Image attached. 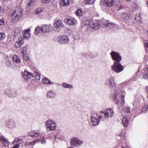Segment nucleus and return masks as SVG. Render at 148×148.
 <instances>
[{
    "label": "nucleus",
    "instance_id": "obj_1",
    "mask_svg": "<svg viewBox=\"0 0 148 148\" xmlns=\"http://www.w3.org/2000/svg\"><path fill=\"white\" fill-rule=\"evenodd\" d=\"M22 15V10L20 7L16 8L12 16V21L14 22L18 21Z\"/></svg>",
    "mask_w": 148,
    "mask_h": 148
},
{
    "label": "nucleus",
    "instance_id": "obj_2",
    "mask_svg": "<svg viewBox=\"0 0 148 148\" xmlns=\"http://www.w3.org/2000/svg\"><path fill=\"white\" fill-rule=\"evenodd\" d=\"M47 131L54 130L56 127V124L55 121L51 119L47 120L45 124Z\"/></svg>",
    "mask_w": 148,
    "mask_h": 148
},
{
    "label": "nucleus",
    "instance_id": "obj_3",
    "mask_svg": "<svg viewBox=\"0 0 148 148\" xmlns=\"http://www.w3.org/2000/svg\"><path fill=\"white\" fill-rule=\"evenodd\" d=\"M112 69L118 73L121 72L124 69V66L120 62H114L113 64L111 66Z\"/></svg>",
    "mask_w": 148,
    "mask_h": 148
},
{
    "label": "nucleus",
    "instance_id": "obj_4",
    "mask_svg": "<svg viewBox=\"0 0 148 148\" xmlns=\"http://www.w3.org/2000/svg\"><path fill=\"white\" fill-rule=\"evenodd\" d=\"M110 54L112 59L115 61V62H120L121 61L122 57L118 52L113 51L110 53Z\"/></svg>",
    "mask_w": 148,
    "mask_h": 148
},
{
    "label": "nucleus",
    "instance_id": "obj_5",
    "mask_svg": "<svg viewBox=\"0 0 148 148\" xmlns=\"http://www.w3.org/2000/svg\"><path fill=\"white\" fill-rule=\"evenodd\" d=\"M57 41L61 44L68 43L69 40V37L66 35H60L58 36L56 39Z\"/></svg>",
    "mask_w": 148,
    "mask_h": 148
},
{
    "label": "nucleus",
    "instance_id": "obj_6",
    "mask_svg": "<svg viewBox=\"0 0 148 148\" xmlns=\"http://www.w3.org/2000/svg\"><path fill=\"white\" fill-rule=\"evenodd\" d=\"M82 143V141L79 140L77 137L73 138L70 140L71 145L73 147L79 146Z\"/></svg>",
    "mask_w": 148,
    "mask_h": 148
},
{
    "label": "nucleus",
    "instance_id": "obj_7",
    "mask_svg": "<svg viewBox=\"0 0 148 148\" xmlns=\"http://www.w3.org/2000/svg\"><path fill=\"white\" fill-rule=\"evenodd\" d=\"M1 143L3 148H5L8 145L9 142L4 137L1 136Z\"/></svg>",
    "mask_w": 148,
    "mask_h": 148
},
{
    "label": "nucleus",
    "instance_id": "obj_8",
    "mask_svg": "<svg viewBox=\"0 0 148 148\" xmlns=\"http://www.w3.org/2000/svg\"><path fill=\"white\" fill-rule=\"evenodd\" d=\"M121 16L123 18V21L125 22H129L132 19V18L131 15L127 13L123 14Z\"/></svg>",
    "mask_w": 148,
    "mask_h": 148
},
{
    "label": "nucleus",
    "instance_id": "obj_9",
    "mask_svg": "<svg viewBox=\"0 0 148 148\" xmlns=\"http://www.w3.org/2000/svg\"><path fill=\"white\" fill-rule=\"evenodd\" d=\"M52 29L51 26L48 25H43L41 28L42 31L44 33L49 34Z\"/></svg>",
    "mask_w": 148,
    "mask_h": 148
},
{
    "label": "nucleus",
    "instance_id": "obj_10",
    "mask_svg": "<svg viewBox=\"0 0 148 148\" xmlns=\"http://www.w3.org/2000/svg\"><path fill=\"white\" fill-rule=\"evenodd\" d=\"M22 75L23 78L27 80L33 77V74L26 70H25L24 72L22 73Z\"/></svg>",
    "mask_w": 148,
    "mask_h": 148
},
{
    "label": "nucleus",
    "instance_id": "obj_11",
    "mask_svg": "<svg viewBox=\"0 0 148 148\" xmlns=\"http://www.w3.org/2000/svg\"><path fill=\"white\" fill-rule=\"evenodd\" d=\"M64 21L70 25H74L75 24L77 21L75 19L73 18H65Z\"/></svg>",
    "mask_w": 148,
    "mask_h": 148
},
{
    "label": "nucleus",
    "instance_id": "obj_12",
    "mask_svg": "<svg viewBox=\"0 0 148 148\" xmlns=\"http://www.w3.org/2000/svg\"><path fill=\"white\" fill-rule=\"evenodd\" d=\"M97 117L100 120L103 121L106 119L107 116H106L104 111V112H99L96 114Z\"/></svg>",
    "mask_w": 148,
    "mask_h": 148
},
{
    "label": "nucleus",
    "instance_id": "obj_13",
    "mask_svg": "<svg viewBox=\"0 0 148 148\" xmlns=\"http://www.w3.org/2000/svg\"><path fill=\"white\" fill-rule=\"evenodd\" d=\"M105 27L107 29L109 30L110 29L116 28L117 26L114 23L110 22H108L106 23Z\"/></svg>",
    "mask_w": 148,
    "mask_h": 148
},
{
    "label": "nucleus",
    "instance_id": "obj_14",
    "mask_svg": "<svg viewBox=\"0 0 148 148\" xmlns=\"http://www.w3.org/2000/svg\"><path fill=\"white\" fill-rule=\"evenodd\" d=\"M6 126L8 128H12L16 127L15 123L11 120H7L6 122Z\"/></svg>",
    "mask_w": 148,
    "mask_h": 148
},
{
    "label": "nucleus",
    "instance_id": "obj_15",
    "mask_svg": "<svg viewBox=\"0 0 148 148\" xmlns=\"http://www.w3.org/2000/svg\"><path fill=\"white\" fill-rule=\"evenodd\" d=\"M24 40L21 36L18 37V41L15 43V46L16 48H19L24 43Z\"/></svg>",
    "mask_w": 148,
    "mask_h": 148
},
{
    "label": "nucleus",
    "instance_id": "obj_16",
    "mask_svg": "<svg viewBox=\"0 0 148 148\" xmlns=\"http://www.w3.org/2000/svg\"><path fill=\"white\" fill-rule=\"evenodd\" d=\"M100 22L99 21H95L92 22L90 27H91L94 30L97 29L100 27Z\"/></svg>",
    "mask_w": 148,
    "mask_h": 148
},
{
    "label": "nucleus",
    "instance_id": "obj_17",
    "mask_svg": "<svg viewBox=\"0 0 148 148\" xmlns=\"http://www.w3.org/2000/svg\"><path fill=\"white\" fill-rule=\"evenodd\" d=\"M106 116L107 117H111L114 114L113 109L111 108H109L107 109L106 111H104Z\"/></svg>",
    "mask_w": 148,
    "mask_h": 148
},
{
    "label": "nucleus",
    "instance_id": "obj_18",
    "mask_svg": "<svg viewBox=\"0 0 148 148\" xmlns=\"http://www.w3.org/2000/svg\"><path fill=\"white\" fill-rule=\"evenodd\" d=\"M5 36V33H1V43L5 45L7 44V42Z\"/></svg>",
    "mask_w": 148,
    "mask_h": 148
},
{
    "label": "nucleus",
    "instance_id": "obj_19",
    "mask_svg": "<svg viewBox=\"0 0 148 148\" xmlns=\"http://www.w3.org/2000/svg\"><path fill=\"white\" fill-rule=\"evenodd\" d=\"M91 123L93 126H95L98 124L99 121L95 117L92 116L91 117Z\"/></svg>",
    "mask_w": 148,
    "mask_h": 148
},
{
    "label": "nucleus",
    "instance_id": "obj_20",
    "mask_svg": "<svg viewBox=\"0 0 148 148\" xmlns=\"http://www.w3.org/2000/svg\"><path fill=\"white\" fill-rule=\"evenodd\" d=\"M34 0H30L29 3L27 4L26 7V10L27 11H30L31 9L32 8L34 5Z\"/></svg>",
    "mask_w": 148,
    "mask_h": 148
},
{
    "label": "nucleus",
    "instance_id": "obj_21",
    "mask_svg": "<svg viewBox=\"0 0 148 148\" xmlns=\"http://www.w3.org/2000/svg\"><path fill=\"white\" fill-rule=\"evenodd\" d=\"M116 0H104V3L108 6L111 7L113 6L114 2Z\"/></svg>",
    "mask_w": 148,
    "mask_h": 148
},
{
    "label": "nucleus",
    "instance_id": "obj_22",
    "mask_svg": "<svg viewBox=\"0 0 148 148\" xmlns=\"http://www.w3.org/2000/svg\"><path fill=\"white\" fill-rule=\"evenodd\" d=\"M118 94L121 97L122 101L121 102V103L123 105L125 103V92L124 91H121L119 92Z\"/></svg>",
    "mask_w": 148,
    "mask_h": 148
},
{
    "label": "nucleus",
    "instance_id": "obj_23",
    "mask_svg": "<svg viewBox=\"0 0 148 148\" xmlns=\"http://www.w3.org/2000/svg\"><path fill=\"white\" fill-rule=\"evenodd\" d=\"M30 30L27 29L24 31L23 32V36L26 39H28L30 36Z\"/></svg>",
    "mask_w": 148,
    "mask_h": 148
},
{
    "label": "nucleus",
    "instance_id": "obj_24",
    "mask_svg": "<svg viewBox=\"0 0 148 148\" xmlns=\"http://www.w3.org/2000/svg\"><path fill=\"white\" fill-rule=\"evenodd\" d=\"M83 23L85 25H89L90 27L91 26V24L92 23V22L90 21V19L86 18L84 19Z\"/></svg>",
    "mask_w": 148,
    "mask_h": 148
},
{
    "label": "nucleus",
    "instance_id": "obj_25",
    "mask_svg": "<svg viewBox=\"0 0 148 148\" xmlns=\"http://www.w3.org/2000/svg\"><path fill=\"white\" fill-rule=\"evenodd\" d=\"M69 0H60V4L61 5L66 6L69 5Z\"/></svg>",
    "mask_w": 148,
    "mask_h": 148
},
{
    "label": "nucleus",
    "instance_id": "obj_26",
    "mask_svg": "<svg viewBox=\"0 0 148 148\" xmlns=\"http://www.w3.org/2000/svg\"><path fill=\"white\" fill-rule=\"evenodd\" d=\"M62 22L60 20H57L55 21L53 24V26L56 28L60 27L61 25Z\"/></svg>",
    "mask_w": 148,
    "mask_h": 148
},
{
    "label": "nucleus",
    "instance_id": "obj_27",
    "mask_svg": "<svg viewBox=\"0 0 148 148\" xmlns=\"http://www.w3.org/2000/svg\"><path fill=\"white\" fill-rule=\"evenodd\" d=\"M122 123L123 125L125 127H127L128 124V121L127 118L126 117H124L122 119Z\"/></svg>",
    "mask_w": 148,
    "mask_h": 148
},
{
    "label": "nucleus",
    "instance_id": "obj_28",
    "mask_svg": "<svg viewBox=\"0 0 148 148\" xmlns=\"http://www.w3.org/2000/svg\"><path fill=\"white\" fill-rule=\"evenodd\" d=\"M47 96L50 98H53L56 97V94L54 92L50 91L48 92Z\"/></svg>",
    "mask_w": 148,
    "mask_h": 148
},
{
    "label": "nucleus",
    "instance_id": "obj_29",
    "mask_svg": "<svg viewBox=\"0 0 148 148\" xmlns=\"http://www.w3.org/2000/svg\"><path fill=\"white\" fill-rule=\"evenodd\" d=\"M135 20L137 23L140 22L142 21L141 15L140 13L137 14L135 17Z\"/></svg>",
    "mask_w": 148,
    "mask_h": 148
},
{
    "label": "nucleus",
    "instance_id": "obj_30",
    "mask_svg": "<svg viewBox=\"0 0 148 148\" xmlns=\"http://www.w3.org/2000/svg\"><path fill=\"white\" fill-rule=\"evenodd\" d=\"M13 60L14 62L16 63H19L21 62L19 57L16 55L13 56Z\"/></svg>",
    "mask_w": 148,
    "mask_h": 148
},
{
    "label": "nucleus",
    "instance_id": "obj_31",
    "mask_svg": "<svg viewBox=\"0 0 148 148\" xmlns=\"http://www.w3.org/2000/svg\"><path fill=\"white\" fill-rule=\"evenodd\" d=\"M118 93L117 92V91L115 90L114 92V94L113 95V96L114 97V100L117 101L116 103V104H118L119 102L120 101L117 98V96ZM120 101H121V99H120Z\"/></svg>",
    "mask_w": 148,
    "mask_h": 148
},
{
    "label": "nucleus",
    "instance_id": "obj_32",
    "mask_svg": "<svg viewBox=\"0 0 148 148\" xmlns=\"http://www.w3.org/2000/svg\"><path fill=\"white\" fill-rule=\"evenodd\" d=\"M62 86L65 88H73L72 85L67 84L66 83H62Z\"/></svg>",
    "mask_w": 148,
    "mask_h": 148
},
{
    "label": "nucleus",
    "instance_id": "obj_33",
    "mask_svg": "<svg viewBox=\"0 0 148 148\" xmlns=\"http://www.w3.org/2000/svg\"><path fill=\"white\" fill-rule=\"evenodd\" d=\"M131 8L133 11L137 10L138 8V4L136 3H133L132 5Z\"/></svg>",
    "mask_w": 148,
    "mask_h": 148
},
{
    "label": "nucleus",
    "instance_id": "obj_34",
    "mask_svg": "<svg viewBox=\"0 0 148 148\" xmlns=\"http://www.w3.org/2000/svg\"><path fill=\"white\" fill-rule=\"evenodd\" d=\"M44 83L45 84H53V83L49 81L47 78L45 77L42 79Z\"/></svg>",
    "mask_w": 148,
    "mask_h": 148
},
{
    "label": "nucleus",
    "instance_id": "obj_35",
    "mask_svg": "<svg viewBox=\"0 0 148 148\" xmlns=\"http://www.w3.org/2000/svg\"><path fill=\"white\" fill-rule=\"evenodd\" d=\"M42 31L41 28L39 27H37L35 30L34 34L36 35H38Z\"/></svg>",
    "mask_w": 148,
    "mask_h": 148
},
{
    "label": "nucleus",
    "instance_id": "obj_36",
    "mask_svg": "<svg viewBox=\"0 0 148 148\" xmlns=\"http://www.w3.org/2000/svg\"><path fill=\"white\" fill-rule=\"evenodd\" d=\"M83 3L84 4H92L95 1V0H83Z\"/></svg>",
    "mask_w": 148,
    "mask_h": 148
},
{
    "label": "nucleus",
    "instance_id": "obj_37",
    "mask_svg": "<svg viewBox=\"0 0 148 148\" xmlns=\"http://www.w3.org/2000/svg\"><path fill=\"white\" fill-rule=\"evenodd\" d=\"M110 86L113 87H114L116 85L113 77H111L110 80Z\"/></svg>",
    "mask_w": 148,
    "mask_h": 148
},
{
    "label": "nucleus",
    "instance_id": "obj_38",
    "mask_svg": "<svg viewBox=\"0 0 148 148\" xmlns=\"http://www.w3.org/2000/svg\"><path fill=\"white\" fill-rule=\"evenodd\" d=\"M27 46H25L21 48V50L22 52V55H25L26 54Z\"/></svg>",
    "mask_w": 148,
    "mask_h": 148
},
{
    "label": "nucleus",
    "instance_id": "obj_39",
    "mask_svg": "<svg viewBox=\"0 0 148 148\" xmlns=\"http://www.w3.org/2000/svg\"><path fill=\"white\" fill-rule=\"evenodd\" d=\"M75 14L78 16H80L82 15V10L80 9L77 10L75 12Z\"/></svg>",
    "mask_w": 148,
    "mask_h": 148
},
{
    "label": "nucleus",
    "instance_id": "obj_40",
    "mask_svg": "<svg viewBox=\"0 0 148 148\" xmlns=\"http://www.w3.org/2000/svg\"><path fill=\"white\" fill-rule=\"evenodd\" d=\"M123 111L127 113H129L130 112V109L129 108L127 107L124 106L123 108Z\"/></svg>",
    "mask_w": 148,
    "mask_h": 148
},
{
    "label": "nucleus",
    "instance_id": "obj_41",
    "mask_svg": "<svg viewBox=\"0 0 148 148\" xmlns=\"http://www.w3.org/2000/svg\"><path fill=\"white\" fill-rule=\"evenodd\" d=\"M56 137L59 138L60 139H62L64 138L63 136L59 133H57L56 135Z\"/></svg>",
    "mask_w": 148,
    "mask_h": 148
},
{
    "label": "nucleus",
    "instance_id": "obj_42",
    "mask_svg": "<svg viewBox=\"0 0 148 148\" xmlns=\"http://www.w3.org/2000/svg\"><path fill=\"white\" fill-rule=\"evenodd\" d=\"M125 130H122L119 134V136L121 137H124L125 136Z\"/></svg>",
    "mask_w": 148,
    "mask_h": 148
},
{
    "label": "nucleus",
    "instance_id": "obj_43",
    "mask_svg": "<svg viewBox=\"0 0 148 148\" xmlns=\"http://www.w3.org/2000/svg\"><path fill=\"white\" fill-rule=\"evenodd\" d=\"M20 140H21L20 138H16L15 140L12 142V143L13 144H15V143H19L20 142Z\"/></svg>",
    "mask_w": 148,
    "mask_h": 148
},
{
    "label": "nucleus",
    "instance_id": "obj_44",
    "mask_svg": "<svg viewBox=\"0 0 148 148\" xmlns=\"http://www.w3.org/2000/svg\"><path fill=\"white\" fill-rule=\"evenodd\" d=\"M42 11V10L40 8H37L35 11V13L36 14H38L39 13L41 12Z\"/></svg>",
    "mask_w": 148,
    "mask_h": 148
},
{
    "label": "nucleus",
    "instance_id": "obj_45",
    "mask_svg": "<svg viewBox=\"0 0 148 148\" xmlns=\"http://www.w3.org/2000/svg\"><path fill=\"white\" fill-rule=\"evenodd\" d=\"M23 57V58L24 59L27 61L29 60V57L26 55V54H25V55H22Z\"/></svg>",
    "mask_w": 148,
    "mask_h": 148
},
{
    "label": "nucleus",
    "instance_id": "obj_46",
    "mask_svg": "<svg viewBox=\"0 0 148 148\" xmlns=\"http://www.w3.org/2000/svg\"><path fill=\"white\" fill-rule=\"evenodd\" d=\"M35 133L34 131H31L28 133V135L32 137H33L34 134Z\"/></svg>",
    "mask_w": 148,
    "mask_h": 148
},
{
    "label": "nucleus",
    "instance_id": "obj_47",
    "mask_svg": "<svg viewBox=\"0 0 148 148\" xmlns=\"http://www.w3.org/2000/svg\"><path fill=\"white\" fill-rule=\"evenodd\" d=\"M148 109V106L146 105L142 109V112H144V111Z\"/></svg>",
    "mask_w": 148,
    "mask_h": 148
},
{
    "label": "nucleus",
    "instance_id": "obj_48",
    "mask_svg": "<svg viewBox=\"0 0 148 148\" xmlns=\"http://www.w3.org/2000/svg\"><path fill=\"white\" fill-rule=\"evenodd\" d=\"M5 24V22L3 18L1 19V25H4Z\"/></svg>",
    "mask_w": 148,
    "mask_h": 148
},
{
    "label": "nucleus",
    "instance_id": "obj_49",
    "mask_svg": "<svg viewBox=\"0 0 148 148\" xmlns=\"http://www.w3.org/2000/svg\"><path fill=\"white\" fill-rule=\"evenodd\" d=\"M42 1L43 3L47 4L50 2L51 0H42Z\"/></svg>",
    "mask_w": 148,
    "mask_h": 148
},
{
    "label": "nucleus",
    "instance_id": "obj_50",
    "mask_svg": "<svg viewBox=\"0 0 148 148\" xmlns=\"http://www.w3.org/2000/svg\"><path fill=\"white\" fill-rule=\"evenodd\" d=\"M11 62L10 60H8L6 62V64L7 66H10L11 64Z\"/></svg>",
    "mask_w": 148,
    "mask_h": 148
},
{
    "label": "nucleus",
    "instance_id": "obj_51",
    "mask_svg": "<svg viewBox=\"0 0 148 148\" xmlns=\"http://www.w3.org/2000/svg\"><path fill=\"white\" fill-rule=\"evenodd\" d=\"M39 132H36L35 131V133L34 134L33 137H35L38 136L39 135Z\"/></svg>",
    "mask_w": 148,
    "mask_h": 148
},
{
    "label": "nucleus",
    "instance_id": "obj_52",
    "mask_svg": "<svg viewBox=\"0 0 148 148\" xmlns=\"http://www.w3.org/2000/svg\"><path fill=\"white\" fill-rule=\"evenodd\" d=\"M144 77L145 79H148V72L144 76Z\"/></svg>",
    "mask_w": 148,
    "mask_h": 148
},
{
    "label": "nucleus",
    "instance_id": "obj_53",
    "mask_svg": "<svg viewBox=\"0 0 148 148\" xmlns=\"http://www.w3.org/2000/svg\"><path fill=\"white\" fill-rule=\"evenodd\" d=\"M20 146V145L18 144H16L14 145L13 148H18Z\"/></svg>",
    "mask_w": 148,
    "mask_h": 148
},
{
    "label": "nucleus",
    "instance_id": "obj_54",
    "mask_svg": "<svg viewBox=\"0 0 148 148\" xmlns=\"http://www.w3.org/2000/svg\"><path fill=\"white\" fill-rule=\"evenodd\" d=\"M41 144H46V142L45 140L44 139V138H43V140H42L41 141Z\"/></svg>",
    "mask_w": 148,
    "mask_h": 148
},
{
    "label": "nucleus",
    "instance_id": "obj_55",
    "mask_svg": "<svg viewBox=\"0 0 148 148\" xmlns=\"http://www.w3.org/2000/svg\"><path fill=\"white\" fill-rule=\"evenodd\" d=\"M41 141V140L40 139H38L37 140H35L34 142L36 143H39Z\"/></svg>",
    "mask_w": 148,
    "mask_h": 148
},
{
    "label": "nucleus",
    "instance_id": "obj_56",
    "mask_svg": "<svg viewBox=\"0 0 148 148\" xmlns=\"http://www.w3.org/2000/svg\"><path fill=\"white\" fill-rule=\"evenodd\" d=\"M35 144V142H34V140L33 141L29 142V144H30V145H34Z\"/></svg>",
    "mask_w": 148,
    "mask_h": 148
},
{
    "label": "nucleus",
    "instance_id": "obj_57",
    "mask_svg": "<svg viewBox=\"0 0 148 148\" xmlns=\"http://www.w3.org/2000/svg\"><path fill=\"white\" fill-rule=\"evenodd\" d=\"M29 142H26L25 143V145H30V144H29Z\"/></svg>",
    "mask_w": 148,
    "mask_h": 148
},
{
    "label": "nucleus",
    "instance_id": "obj_58",
    "mask_svg": "<svg viewBox=\"0 0 148 148\" xmlns=\"http://www.w3.org/2000/svg\"><path fill=\"white\" fill-rule=\"evenodd\" d=\"M119 10H120V9H123V6L122 5L121 6V7H119Z\"/></svg>",
    "mask_w": 148,
    "mask_h": 148
},
{
    "label": "nucleus",
    "instance_id": "obj_59",
    "mask_svg": "<svg viewBox=\"0 0 148 148\" xmlns=\"http://www.w3.org/2000/svg\"><path fill=\"white\" fill-rule=\"evenodd\" d=\"M146 47L148 48V42H147L146 44Z\"/></svg>",
    "mask_w": 148,
    "mask_h": 148
},
{
    "label": "nucleus",
    "instance_id": "obj_60",
    "mask_svg": "<svg viewBox=\"0 0 148 148\" xmlns=\"http://www.w3.org/2000/svg\"><path fill=\"white\" fill-rule=\"evenodd\" d=\"M147 7H148V0L147 1Z\"/></svg>",
    "mask_w": 148,
    "mask_h": 148
},
{
    "label": "nucleus",
    "instance_id": "obj_61",
    "mask_svg": "<svg viewBox=\"0 0 148 148\" xmlns=\"http://www.w3.org/2000/svg\"><path fill=\"white\" fill-rule=\"evenodd\" d=\"M127 1H131V0H126Z\"/></svg>",
    "mask_w": 148,
    "mask_h": 148
},
{
    "label": "nucleus",
    "instance_id": "obj_62",
    "mask_svg": "<svg viewBox=\"0 0 148 148\" xmlns=\"http://www.w3.org/2000/svg\"><path fill=\"white\" fill-rule=\"evenodd\" d=\"M0 11H2L3 12V10H1V9Z\"/></svg>",
    "mask_w": 148,
    "mask_h": 148
},
{
    "label": "nucleus",
    "instance_id": "obj_63",
    "mask_svg": "<svg viewBox=\"0 0 148 148\" xmlns=\"http://www.w3.org/2000/svg\"><path fill=\"white\" fill-rule=\"evenodd\" d=\"M69 148H73V147H69Z\"/></svg>",
    "mask_w": 148,
    "mask_h": 148
},
{
    "label": "nucleus",
    "instance_id": "obj_64",
    "mask_svg": "<svg viewBox=\"0 0 148 148\" xmlns=\"http://www.w3.org/2000/svg\"><path fill=\"white\" fill-rule=\"evenodd\" d=\"M2 3H3V2H2Z\"/></svg>",
    "mask_w": 148,
    "mask_h": 148
}]
</instances>
